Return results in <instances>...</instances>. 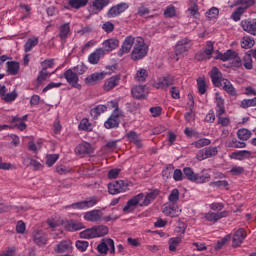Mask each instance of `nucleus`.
<instances>
[{
	"label": "nucleus",
	"instance_id": "nucleus-1",
	"mask_svg": "<svg viewBox=\"0 0 256 256\" xmlns=\"http://www.w3.org/2000/svg\"><path fill=\"white\" fill-rule=\"evenodd\" d=\"M127 53H131L130 57L132 61H141V59L147 57L149 47L145 44V40L142 37L127 36L118 50L117 55L118 57H123Z\"/></svg>",
	"mask_w": 256,
	"mask_h": 256
},
{
	"label": "nucleus",
	"instance_id": "nucleus-2",
	"mask_svg": "<svg viewBox=\"0 0 256 256\" xmlns=\"http://www.w3.org/2000/svg\"><path fill=\"white\" fill-rule=\"evenodd\" d=\"M159 191L157 189L151 190L147 194L140 193L135 195L130 200L127 201L123 208L124 213H133L137 207H149L155 199H157Z\"/></svg>",
	"mask_w": 256,
	"mask_h": 256
},
{
	"label": "nucleus",
	"instance_id": "nucleus-3",
	"mask_svg": "<svg viewBox=\"0 0 256 256\" xmlns=\"http://www.w3.org/2000/svg\"><path fill=\"white\" fill-rule=\"evenodd\" d=\"M210 77L215 87L223 88L226 93H229V95H237V91L235 90V87L233 86L231 81L223 78L221 72L217 67L212 68L210 72Z\"/></svg>",
	"mask_w": 256,
	"mask_h": 256
},
{
	"label": "nucleus",
	"instance_id": "nucleus-4",
	"mask_svg": "<svg viewBox=\"0 0 256 256\" xmlns=\"http://www.w3.org/2000/svg\"><path fill=\"white\" fill-rule=\"evenodd\" d=\"M109 233V228L105 225H98L88 228L79 233L81 239H97V237H105Z\"/></svg>",
	"mask_w": 256,
	"mask_h": 256
},
{
	"label": "nucleus",
	"instance_id": "nucleus-5",
	"mask_svg": "<svg viewBox=\"0 0 256 256\" xmlns=\"http://www.w3.org/2000/svg\"><path fill=\"white\" fill-rule=\"evenodd\" d=\"M129 191V182L118 180L108 184V192L110 195H119V193H126Z\"/></svg>",
	"mask_w": 256,
	"mask_h": 256
},
{
	"label": "nucleus",
	"instance_id": "nucleus-6",
	"mask_svg": "<svg viewBox=\"0 0 256 256\" xmlns=\"http://www.w3.org/2000/svg\"><path fill=\"white\" fill-rule=\"evenodd\" d=\"M98 253L101 255H107V253H111V255H115V241L111 238H104L97 246Z\"/></svg>",
	"mask_w": 256,
	"mask_h": 256
},
{
	"label": "nucleus",
	"instance_id": "nucleus-7",
	"mask_svg": "<svg viewBox=\"0 0 256 256\" xmlns=\"http://www.w3.org/2000/svg\"><path fill=\"white\" fill-rule=\"evenodd\" d=\"M125 114L121 110H114L110 117L104 122V127L106 129H114L115 127H119V119H123Z\"/></svg>",
	"mask_w": 256,
	"mask_h": 256
},
{
	"label": "nucleus",
	"instance_id": "nucleus-8",
	"mask_svg": "<svg viewBox=\"0 0 256 256\" xmlns=\"http://www.w3.org/2000/svg\"><path fill=\"white\" fill-rule=\"evenodd\" d=\"M173 83H175V80L173 79L172 76H164L155 80L153 83V87H155V89L165 90L169 89V87H171Z\"/></svg>",
	"mask_w": 256,
	"mask_h": 256
},
{
	"label": "nucleus",
	"instance_id": "nucleus-9",
	"mask_svg": "<svg viewBox=\"0 0 256 256\" xmlns=\"http://www.w3.org/2000/svg\"><path fill=\"white\" fill-rule=\"evenodd\" d=\"M98 201L99 200H97V198L91 197L84 201L74 203L69 207H72V209H79V210L91 209V207H95V205H97Z\"/></svg>",
	"mask_w": 256,
	"mask_h": 256
},
{
	"label": "nucleus",
	"instance_id": "nucleus-10",
	"mask_svg": "<svg viewBox=\"0 0 256 256\" xmlns=\"http://www.w3.org/2000/svg\"><path fill=\"white\" fill-rule=\"evenodd\" d=\"M84 220L90 223H100V221H103V212L97 209L88 211L84 213Z\"/></svg>",
	"mask_w": 256,
	"mask_h": 256
},
{
	"label": "nucleus",
	"instance_id": "nucleus-11",
	"mask_svg": "<svg viewBox=\"0 0 256 256\" xmlns=\"http://www.w3.org/2000/svg\"><path fill=\"white\" fill-rule=\"evenodd\" d=\"M75 153L78 157H86L93 153V146L89 142H82L76 146Z\"/></svg>",
	"mask_w": 256,
	"mask_h": 256
},
{
	"label": "nucleus",
	"instance_id": "nucleus-12",
	"mask_svg": "<svg viewBox=\"0 0 256 256\" xmlns=\"http://www.w3.org/2000/svg\"><path fill=\"white\" fill-rule=\"evenodd\" d=\"M191 40L184 38L177 42L175 46V53L176 55H183V53H187L192 47Z\"/></svg>",
	"mask_w": 256,
	"mask_h": 256
},
{
	"label": "nucleus",
	"instance_id": "nucleus-13",
	"mask_svg": "<svg viewBox=\"0 0 256 256\" xmlns=\"http://www.w3.org/2000/svg\"><path fill=\"white\" fill-rule=\"evenodd\" d=\"M162 212L166 217H179L181 210H179L176 204L166 203L162 206Z\"/></svg>",
	"mask_w": 256,
	"mask_h": 256
},
{
	"label": "nucleus",
	"instance_id": "nucleus-14",
	"mask_svg": "<svg viewBox=\"0 0 256 256\" xmlns=\"http://www.w3.org/2000/svg\"><path fill=\"white\" fill-rule=\"evenodd\" d=\"M229 157L235 161H245V159H253V152L249 150H238L230 153Z\"/></svg>",
	"mask_w": 256,
	"mask_h": 256
},
{
	"label": "nucleus",
	"instance_id": "nucleus-15",
	"mask_svg": "<svg viewBox=\"0 0 256 256\" xmlns=\"http://www.w3.org/2000/svg\"><path fill=\"white\" fill-rule=\"evenodd\" d=\"M246 237H247V232L245 231V229L243 228L238 229L232 237V246L241 247Z\"/></svg>",
	"mask_w": 256,
	"mask_h": 256
},
{
	"label": "nucleus",
	"instance_id": "nucleus-16",
	"mask_svg": "<svg viewBox=\"0 0 256 256\" xmlns=\"http://www.w3.org/2000/svg\"><path fill=\"white\" fill-rule=\"evenodd\" d=\"M131 93L135 99H145L149 95V88L145 85L134 86Z\"/></svg>",
	"mask_w": 256,
	"mask_h": 256
},
{
	"label": "nucleus",
	"instance_id": "nucleus-17",
	"mask_svg": "<svg viewBox=\"0 0 256 256\" xmlns=\"http://www.w3.org/2000/svg\"><path fill=\"white\" fill-rule=\"evenodd\" d=\"M107 77V72H95L85 78L86 85H97L99 81H103Z\"/></svg>",
	"mask_w": 256,
	"mask_h": 256
},
{
	"label": "nucleus",
	"instance_id": "nucleus-18",
	"mask_svg": "<svg viewBox=\"0 0 256 256\" xmlns=\"http://www.w3.org/2000/svg\"><path fill=\"white\" fill-rule=\"evenodd\" d=\"M129 9V4L128 3H120L114 7H112L108 11V17L113 18V17H118V15H121V13H125Z\"/></svg>",
	"mask_w": 256,
	"mask_h": 256
},
{
	"label": "nucleus",
	"instance_id": "nucleus-19",
	"mask_svg": "<svg viewBox=\"0 0 256 256\" xmlns=\"http://www.w3.org/2000/svg\"><path fill=\"white\" fill-rule=\"evenodd\" d=\"M103 57H105V50L103 48H98L88 56V62L90 65H97Z\"/></svg>",
	"mask_w": 256,
	"mask_h": 256
},
{
	"label": "nucleus",
	"instance_id": "nucleus-20",
	"mask_svg": "<svg viewBox=\"0 0 256 256\" xmlns=\"http://www.w3.org/2000/svg\"><path fill=\"white\" fill-rule=\"evenodd\" d=\"M227 215H228L227 211H222V212L209 211L204 214V219H206V221H209L210 223H217L219 219H223V217H227Z\"/></svg>",
	"mask_w": 256,
	"mask_h": 256
},
{
	"label": "nucleus",
	"instance_id": "nucleus-21",
	"mask_svg": "<svg viewBox=\"0 0 256 256\" xmlns=\"http://www.w3.org/2000/svg\"><path fill=\"white\" fill-rule=\"evenodd\" d=\"M107 5H109V0H93L90 5V11L94 13V15H97V13L103 11Z\"/></svg>",
	"mask_w": 256,
	"mask_h": 256
},
{
	"label": "nucleus",
	"instance_id": "nucleus-22",
	"mask_svg": "<svg viewBox=\"0 0 256 256\" xmlns=\"http://www.w3.org/2000/svg\"><path fill=\"white\" fill-rule=\"evenodd\" d=\"M241 27L243 31H246V33H250V35L256 36V19L242 20Z\"/></svg>",
	"mask_w": 256,
	"mask_h": 256
},
{
	"label": "nucleus",
	"instance_id": "nucleus-23",
	"mask_svg": "<svg viewBox=\"0 0 256 256\" xmlns=\"http://www.w3.org/2000/svg\"><path fill=\"white\" fill-rule=\"evenodd\" d=\"M66 80L68 81L71 87H75V89H81V85L79 84V76L77 73H74L71 70L66 71Z\"/></svg>",
	"mask_w": 256,
	"mask_h": 256
},
{
	"label": "nucleus",
	"instance_id": "nucleus-24",
	"mask_svg": "<svg viewBox=\"0 0 256 256\" xmlns=\"http://www.w3.org/2000/svg\"><path fill=\"white\" fill-rule=\"evenodd\" d=\"M103 49L105 50V53H110V51H115L117 47H119V39L117 38H110L105 40L103 43Z\"/></svg>",
	"mask_w": 256,
	"mask_h": 256
},
{
	"label": "nucleus",
	"instance_id": "nucleus-25",
	"mask_svg": "<svg viewBox=\"0 0 256 256\" xmlns=\"http://www.w3.org/2000/svg\"><path fill=\"white\" fill-rule=\"evenodd\" d=\"M120 80H121V78L119 76H112V77L108 78L107 80H105L104 85H103L104 91H111V89H115V87H117V85H119Z\"/></svg>",
	"mask_w": 256,
	"mask_h": 256
},
{
	"label": "nucleus",
	"instance_id": "nucleus-26",
	"mask_svg": "<svg viewBox=\"0 0 256 256\" xmlns=\"http://www.w3.org/2000/svg\"><path fill=\"white\" fill-rule=\"evenodd\" d=\"M46 224L49 229H55L56 227L63 225V219H61V216L55 214L46 220Z\"/></svg>",
	"mask_w": 256,
	"mask_h": 256
},
{
	"label": "nucleus",
	"instance_id": "nucleus-27",
	"mask_svg": "<svg viewBox=\"0 0 256 256\" xmlns=\"http://www.w3.org/2000/svg\"><path fill=\"white\" fill-rule=\"evenodd\" d=\"M66 231H81V229H85V226L81 222H77L74 220L66 221L65 223Z\"/></svg>",
	"mask_w": 256,
	"mask_h": 256
},
{
	"label": "nucleus",
	"instance_id": "nucleus-28",
	"mask_svg": "<svg viewBox=\"0 0 256 256\" xmlns=\"http://www.w3.org/2000/svg\"><path fill=\"white\" fill-rule=\"evenodd\" d=\"M147 77H149V72H147L145 68H139L136 71L134 79L138 81V83H143V81H146Z\"/></svg>",
	"mask_w": 256,
	"mask_h": 256
},
{
	"label": "nucleus",
	"instance_id": "nucleus-29",
	"mask_svg": "<svg viewBox=\"0 0 256 256\" xmlns=\"http://www.w3.org/2000/svg\"><path fill=\"white\" fill-rule=\"evenodd\" d=\"M127 139H129L131 141V143H134V145H136V147L141 148L143 147V144L141 143V139L139 138V134L131 131L129 133L126 134Z\"/></svg>",
	"mask_w": 256,
	"mask_h": 256
},
{
	"label": "nucleus",
	"instance_id": "nucleus-30",
	"mask_svg": "<svg viewBox=\"0 0 256 256\" xmlns=\"http://www.w3.org/2000/svg\"><path fill=\"white\" fill-rule=\"evenodd\" d=\"M183 241L182 237H172L168 240L169 245V251L175 252L177 251V247L181 245V242Z\"/></svg>",
	"mask_w": 256,
	"mask_h": 256
},
{
	"label": "nucleus",
	"instance_id": "nucleus-31",
	"mask_svg": "<svg viewBox=\"0 0 256 256\" xmlns=\"http://www.w3.org/2000/svg\"><path fill=\"white\" fill-rule=\"evenodd\" d=\"M39 45V38H29L27 42L24 45V51L25 53H29L33 49V47H37Z\"/></svg>",
	"mask_w": 256,
	"mask_h": 256
},
{
	"label": "nucleus",
	"instance_id": "nucleus-32",
	"mask_svg": "<svg viewBox=\"0 0 256 256\" xmlns=\"http://www.w3.org/2000/svg\"><path fill=\"white\" fill-rule=\"evenodd\" d=\"M105 111H107V106L100 104L91 109L90 115L95 119L99 117V115H101L102 113H105Z\"/></svg>",
	"mask_w": 256,
	"mask_h": 256
},
{
	"label": "nucleus",
	"instance_id": "nucleus-33",
	"mask_svg": "<svg viewBox=\"0 0 256 256\" xmlns=\"http://www.w3.org/2000/svg\"><path fill=\"white\" fill-rule=\"evenodd\" d=\"M255 45V40L251 36H244L241 40L242 49H251Z\"/></svg>",
	"mask_w": 256,
	"mask_h": 256
},
{
	"label": "nucleus",
	"instance_id": "nucleus-34",
	"mask_svg": "<svg viewBox=\"0 0 256 256\" xmlns=\"http://www.w3.org/2000/svg\"><path fill=\"white\" fill-rule=\"evenodd\" d=\"M7 72L9 75H17L19 73V63L15 61L7 62Z\"/></svg>",
	"mask_w": 256,
	"mask_h": 256
},
{
	"label": "nucleus",
	"instance_id": "nucleus-35",
	"mask_svg": "<svg viewBox=\"0 0 256 256\" xmlns=\"http://www.w3.org/2000/svg\"><path fill=\"white\" fill-rule=\"evenodd\" d=\"M236 56L237 52H235L234 50H228L223 54H219V59H221V61H233Z\"/></svg>",
	"mask_w": 256,
	"mask_h": 256
},
{
	"label": "nucleus",
	"instance_id": "nucleus-36",
	"mask_svg": "<svg viewBox=\"0 0 256 256\" xmlns=\"http://www.w3.org/2000/svg\"><path fill=\"white\" fill-rule=\"evenodd\" d=\"M211 181V174L205 173L202 175L196 174V178L194 180V183H197L198 185H201L203 183H209Z\"/></svg>",
	"mask_w": 256,
	"mask_h": 256
},
{
	"label": "nucleus",
	"instance_id": "nucleus-37",
	"mask_svg": "<svg viewBox=\"0 0 256 256\" xmlns=\"http://www.w3.org/2000/svg\"><path fill=\"white\" fill-rule=\"evenodd\" d=\"M238 139L241 141H248V139H251V131L245 128L239 129L237 131Z\"/></svg>",
	"mask_w": 256,
	"mask_h": 256
},
{
	"label": "nucleus",
	"instance_id": "nucleus-38",
	"mask_svg": "<svg viewBox=\"0 0 256 256\" xmlns=\"http://www.w3.org/2000/svg\"><path fill=\"white\" fill-rule=\"evenodd\" d=\"M183 173L185 177L188 179V181H191V183H195V179L197 177V173H195L191 167H185L183 168Z\"/></svg>",
	"mask_w": 256,
	"mask_h": 256
},
{
	"label": "nucleus",
	"instance_id": "nucleus-39",
	"mask_svg": "<svg viewBox=\"0 0 256 256\" xmlns=\"http://www.w3.org/2000/svg\"><path fill=\"white\" fill-rule=\"evenodd\" d=\"M197 85L200 95H205V93H207V82H205V77H199L197 79Z\"/></svg>",
	"mask_w": 256,
	"mask_h": 256
},
{
	"label": "nucleus",
	"instance_id": "nucleus-40",
	"mask_svg": "<svg viewBox=\"0 0 256 256\" xmlns=\"http://www.w3.org/2000/svg\"><path fill=\"white\" fill-rule=\"evenodd\" d=\"M229 241H231V235H229V234L226 235L221 240H218L216 245L214 246L215 251H219L220 249H223V247H225V245H227V243H229Z\"/></svg>",
	"mask_w": 256,
	"mask_h": 256
},
{
	"label": "nucleus",
	"instance_id": "nucleus-41",
	"mask_svg": "<svg viewBox=\"0 0 256 256\" xmlns=\"http://www.w3.org/2000/svg\"><path fill=\"white\" fill-rule=\"evenodd\" d=\"M206 17L210 21H215L219 17V8L212 7L206 12Z\"/></svg>",
	"mask_w": 256,
	"mask_h": 256
},
{
	"label": "nucleus",
	"instance_id": "nucleus-42",
	"mask_svg": "<svg viewBox=\"0 0 256 256\" xmlns=\"http://www.w3.org/2000/svg\"><path fill=\"white\" fill-rule=\"evenodd\" d=\"M89 3V0H69V5L73 9H81V7H85Z\"/></svg>",
	"mask_w": 256,
	"mask_h": 256
},
{
	"label": "nucleus",
	"instance_id": "nucleus-43",
	"mask_svg": "<svg viewBox=\"0 0 256 256\" xmlns=\"http://www.w3.org/2000/svg\"><path fill=\"white\" fill-rule=\"evenodd\" d=\"M168 200L170 203L177 205V201H179V189H172L168 196Z\"/></svg>",
	"mask_w": 256,
	"mask_h": 256
},
{
	"label": "nucleus",
	"instance_id": "nucleus-44",
	"mask_svg": "<svg viewBox=\"0 0 256 256\" xmlns=\"http://www.w3.org/2000/svg\"><path fill=\"white\" fill-rule=\"evenodd\" d=\"M79 129H80L81 131H93V125H91V124L89 123V119L83 118V119L80 121Z\"/></svg>",
	"mask_w": 256,
	"mask_h": 256
},
{
	"label": "nucleus",
	"instance_id": "nucleus-45",
	"mask_svg": "<svg viewBox=\"0 0 256 256\" xmlns=\"http://www.w3.org/2000/svg\"><path fill=\"white\" fill-rule=\"evenodd\" d=\"M59 159V154H48L46 155V165L47 167H53Z\"/></svg>",
	"mask_w": 256,
	"mask_h": 256
},
{
	"label": "nucleus",
	"instance_id": "nucleus-46",
	"mask_svg": "<svg viewBox=\"0 0 256 256\" xmlns=\"http://www.w3.org/2000/svg\"><path fill=\"white\" fill-rule=\"evenodd\" d=\"M210 187H217L218 189H229V182H227V180L211 182Z\"/></svg>",
	"mask_w": 256,
	"mask_h": 256
},
{
	"label": "nucleus",
	"instance_id": "nucleus-47",
	"mask_svg": "<svg viewBox=\"0 0 256 256\" xmlns=\"http://www.w3.org/2000/svg\"><path fill=\"white\" fill-rule=\"evenodd\" d=\"M193 145L197 149H201V147H207V145H211V140L207 138H201L198 141L194 142Z\"/></svg>",
	"mask_w": 256,
	"mask_h": 256
},
{
	"label": "nucleus",
	"instance_id": "nucleus-48",
	"mask_svg": "<svg viewBox=\"0 0 256 256\" xmlns=\"http://www.w3.org/2000/svg\"><path fill=\"white\" fill-rule=\"evenodd\" d=\"M243 13H245V8L238 7L231 15L233 21H241V15H243Z\"/></svg>",
	"mask_w": 256,
	"mask_h": 256
},
{
	"label": "nucleus",
	"instance_id": "nucleus-49",
	"mask_svg": "<svg viewBox=\"0 0 256 256\" xmlns=\"http://www.w3.org/2000/svg\"><path fill=\"white\" fill-rule=\"evenodd\" d=\"M34 243H36V245H46L47 244V237L40 235L39 232H37L34 235Z\"/></svg>",
	"mask_w": 256,
	"mask_h": 256
},
{
	"label": "nucleus",
	"instance_id": "nucleus-50",
	"mask_svg": "<svg viewBox=\"0 0 256 256\" xmlns=\"http://www.w3.org/2000/svg\"><path fill=\"white\" fill-rule=\"evenodd\" d=\"M243 61L245 69H253V58L251 57V54H246L243 58Z\"/></svg>",
	"mask_w": 256,
	"mask_h": 256
},
{
	"label": "nucleus",
	"instance_id": "nucleus-51",
	"mask_svg": "<svg viewBox=\"0 0 256 256\" xmlns=\"http://www.w3.org/2000/svg\"><path fill=\"white\" fill-rule=\"evenodd\" d=\"M188 13L190 14V17H194V19H197L199 17V7L197 4H193L188 8Z\"/></svg>",
	"mask_w": 256,
	"mask_h": 256
},
{
	"label": "nucleus",
	"instance_id": "nucleus-52",
	"mask_svg": "<svg viewBox=\"0 0 256 256\" xmlns=\"http://www.w3.org/2000/svg\"><path fill=\"white\" fill-rule=\"evenodd\" d=\"M2 99L3 101H6V103H11V101H15V99H17V92L13 91L11 93L4 94Z\"/></svg>",
	"mask_w": 256,
	"mask_h": 256
},
{
	"label": "nucleus",
	"instance_id": "nucleus-53",
	"mask_svg": "<svg viewBox=\"0 0 256 256\" xmlns=\"http://www.w3.org/2000/svg\"><path fill=\"white\" fill-rule=\"evenodd\" d=\"M27 161H28L29 165L34 167V171H39V169H41L43 167V165H41L39 161H37L33 158L28 157Z\"/></svg>",
	"mask_w": 256,
	"mask_h": 256
},
{
	"label": "nucleus",
	"instance_id": "nucleus-54",
	"mask_svg": "<svg viewBox=\"0 0 256 256\" xmlns=\"http://www.w3.org/2000/svg\"><path fill=\"white\" fill-rule=\"evenodd\" d=\"M76 247L78 251H87V248L89 247V242L87 241H76Z\"/></svg>",
	"mask_w": 256,
	"mask_h": 256
},
{
	"label": "nucleus",
	"instance_id": "nucleus-55",
	"mask_svg": "<svg viewBox=\"0 0 256 256\" xmlns=\"http://www.w3.org/2000/svg\"><path fill=\"white\" fill-rule=\"evenodd\" d=\"M164 15L170 18L175 17V15H177V10L175 9V6H168L164 11Z\"/></svg>",
	"mask_w": 256,
	"mask_h": 256
},
{
	"label": "nucleus",
	"instance_id": "nucleus-56",
	"mask_svg": "<svg viewBox=\"0 0 256 256\" xmlns=\"http://www.w3.org/2000/svg\"><path fill=\"white\" fill-rule=\"evenodd\" d=\"M204 149L206 150V155L208 159L209 157H215V155L219 153V151L217 150V147H206Z\"/></svg>",
	"mask_w": 256,
	"mask_h": 256
},
{
	"label": "nucleus",
	"instance_id": "nucleus-57",
	"mask_svg": "<svg viewBox=\"0 0 256 256\" xmlns=\"http://www.w3.org/2000/svg\"><path fill=\"white\" fill-rule=\"evenodd\" d=\"M196 159L198 161H205V159H209L205 148L198 151V153L196 154Z\"/></svg>",
	"mask_w": 256,
	"mask_h": 256
},
{
	"label": "nucleus",
	"instance_id": "nucleus-58",
	"mask_svg": "<svg viewBox=\"0 0 256 256\" xmlns=\"http://www.w3.org/2000/svg\"><path fill=\"white\" fill-rule=\"evenodd\" d=\"M42 70L47 71L48 69H51V67H53V65H55L54 60L53 59H49V60H44L42 63Z\"/></svg>",
	"mask_w": 256,
	"mask_h": 256
},
{
	"label": "nucleus",
	"instance_id": "nucleus-59",
	"mask_svg": "<svg viewBox=\"0 0 256 256\" xmlns=\"http://www.w3.org/2000/svg\"><path fill=\"white\" fill-rule=\"evenodd\" d=\"M212 211H217V213H223V203H212L209 205Z\"/></svg>",
	"mask_w": 256,
	"mask_h": 256
},
{
	"label": "nucleus",
	"instance_id": "nucleus-60",
	"mask_svg": "<svg viewBox=\"0 0 256 256\" xmlns=\"http://www.w3.org/2000/svg\"><path fill=\"white\" fill-rule=\"evenodd\" d=\"M119 173H121V169H119V168L111 169L108 172V178L109 179H117L119 177Z\"/></svg>",
	"mask_w": 256,
	"mask_h": 256
},
{
	"label": "nucleus",
	"instance_id": "nucleus-61",
	"mask_svg": "<svg viewBox=\"0 0 256 256\" xmlns=\"http://www.w3.org/2000/svg\"><path fill=\"white\" fill-rule=\"evenodd\" d=\"M102 29L106 32V33H113L114 29H115V25L111 22H105L102 26Z\"/></svg>",
	"mask_w": 256,
	"mask_h": 256
},
{
	"label": "nucleus",
	"instance_id": "nucleus-62",
	"mask_svg": "<svg viewBox=\"0 0 256 256\" xmlns=\"http://www.w3.org/2000/svg\"><path fill=\"white\" fill-rule=\"evenodd\" d=\"M49 75H51V73L47 72L46 70L40 71L37 77V82L42 83V81H45Z\"/></svg>",
	"mask_w": 256,
	"mask_h": 256
},
{
	"label": "nucleus",
	"instance_id": "nucleus-63",
	"mask_svg": "<svg viewBox=\"0 0 256 256\" xmlns=\"http://www.w3.org/2000/svg\"><path fill=\"white\" fill-rule=\"evenodd\" d=\"M162 111H163V109L159 106L150 108V113L153 117H159V115H161Z\"/></svg>",
	"mask_w": 256,
	"mask_h": 256
},
{
	"label": "nucleus",
	"instance_id": "nucleus-64",
	"mask_svg": "<svg viewBox=\"0 0 256 256\" xmlns=\"http://www.w3.org/2000/svg\"><path fill=\"white\" fill-rule=\"evenodd\" d=\"M243 171H245V169L241 166H233L230 170V173H232V175H241V173H243Z\"/></svg>",
	"mask_w": 256,
	"mask_h": 256
}]
</instances>
